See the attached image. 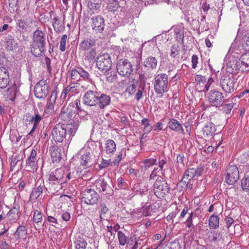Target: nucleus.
<instances>
[{
    "mask_svg": "<svg viewBox=\"0 0 249 249\" xmlns=\"http://www.w3.org/2000/svg\"><path fill=\"white\" fill-rule=\"evenodd\" d=\"M79 50L83 53L85 60L91 62L97 56L98 52L96 40L94 38H84L79 44Z\"/></svg>",
    "mask_w": 249,
    "mask_h": 249,
    "instance_id": "obj_1",
    "label": "nucleus"
},
{
    "mask_svg": "<svg viewBox=\"0 0 249 249\" xmlns=\"http://www.w3.org/2000/svg\"><path fill=\"white\" fill-rule=\"evenodd\" d=\"M31 52L36 57H39L46 51L45 34L44 32L36 30L33 33Z\"/></svg>",
    "mask_w": 249,
    "mask_h": 249,
    "instance_id": "obj_2",
    "label": "nucleus"
},
{
    "mask_svg": "<svg viewBox=\"0 0 249 249\" xmlns=\"http://www.w3.org/2000/svg\"><path fill=\"white\" fill-rule=\"evenodd\" d=\"M153 190L157 197L162 199L169 194L170 187L164 179L158 177L153 185Z\"/></svg>",
    "mask_w": 249,
    "mask_h": 249,
    "instance_id": "obj_3",
    "label": "nucleus"
},
{
    "mask_svg": "<svg viewBox=\"0 0 249 249\" xmlns=\"http://www.w3.org/2000/svg\"><path fill=\"white\" fill-rule=\"evenodd\" d=\"M229 65L232 68V71L237 72V71L242 72L249 71V51L243 53L238 61H230Z\"/></svg>",
    "mask_w": 249,
    "mask_h": 249,
    "instance_id": "obj_4",
    "label": "nucleus"
},
{
    "mask_svg": "<svg viewBox=\"0 0 249 249\" xmlns=\"http://www.w3.org/2000/svg\"><path fill=\"white\" fill-rule=\"evenodd\" d=\"M154 89L155 92L158 94L162 95L168 91V76L165 73H160L156 75L154 77Z\"/></svg>",
    "mask_w": 249,
    "mask_h": 249,
    "instance_id": "obj_5",
    "label": "nucleus"
},
{
    "mask_svg": "<svg viewBox=\"0 0 249 249\" xmlns=\"http://www.w3.org/2000/svg\"><path fill=\"white\" fill-rule=\"evenodd\" d=\"M204 167L200 166L196 168H189L184 172L183 178L180 183H183V185L187 186L188 183L195 177H199L203 173Z\"/></svg>",
    "mask_w": 249,
    "mask_h": 249,
    "instance_id": "obj_6",
    "label": "nucleus"
},
{
    "mask_svg": "<svg viewBox=\"0 0 249 249\" xmlns=\"http://www.w3.org/2000/svg\"><path fill=\"white\" fill-rule=\"evenodd\" d=\"M118 73L123 76H129L133 72L132 65L127 59L119 60L116 65Z\"/></svg>",
    "mask_w": 249,
    "mask_h": 249,
    "instance_id": "obj_7",
    "label": "nucleus"
},
{
    "mask_svg": "<svg viewBox=\"0 0 249 249\" xmlns=\"http://www.w3.org/2000/svg\"><path fill=\"white\" fill-rule=\"evenodd\" d=\"M49 86L47 80L39 81L34 88V93L36 98L44 99L49 92Z\"/></svg>",
    "mask_w": 249,
    "mask_h": 249,
    "instance_id": "obj_8",
    "label": "nucleus"
},
{
    "mask_svg": "<svg viewBox=\"0 0 249 249\" xmlns=\"http://www.w3.org/2000/svg\"><path fill=\"white\" fill-rule=\"evenodd\" d=\"M96 65L99 70L107 72L111 69L112 62L109 54L104 53L97 57Z\"/></svg>",
    "mask_w": 249,
    "mask_h": 249,
    "instance_id": "obj_9",
    "label": "nucleus"
},
{
    "mask_svg": "<svg viewBox=\"0 0 249 249\" xmlns=\"http://www.w3.org/2000/svg\"><path fill=\"white\" fill-rule=\"evenodd\" d=\"M99 198V195L93 189H86L82 193V200L86 204L93 205L96 204Z\"/></svg>",
    "mask_w": 249,
    "mask_h": 249,
    "instance_id": "obj_10",
    "label": "nucleus"
},
{
    "mask_svg": "<svg viewBox=\"0 0 249 249\" xmlns=\"http://www.w3.org/2000/svg\"><path fill=\"white\" fill-rule=\"evenodd\" d=\"M220 84L223 90L225 93H231L235 90V79L232 76H222L220 81Z\"/></svg>",
    "mask_w": 249,
    "mask_h": 249,
    "instance_id": "obj_11",
    "label": "nucleus"
},
{
    "mask_svg": "<svg viewBox=\"0 0 249 249\" xmlns=\"http://www.w3.org/2000/svg\"><path fill=\"white\" fill-rule=\"evenodd\" d=\"M112 181L111 178L107 177V179L102 178L96 181V187L100 192L105 195H112L113 194V190L111 187Z\"/></svg>",
    "mask_w": 249,
    "mask_h": 249,
    "instance_id": "obj_12",
    "label": "nucleus"
},
{
    "mask_svg": "<svg viewBox=\"0 0 249 249\" xmlns=\"http://www.w3.org/2000/svg\"><path fill=\"white\" fill-rule=\"evenodd\" d=\"M239 178V172L235 165H229L226 170L225 179L230 185L235 184Z\"/></svg>",
    "mask_w": 249,
    "mask_h": 249,
    "instance_id": "obj_13",
    "label": "nucleus"
},
{
    "mask_svg": "<svg viewBox=\"0 0 249 249\" xmlns=\"http://www.w3.org/2000/svg\"><path fill=\"white\" fill-rule=\"evenodd\" d=\"M64 171L61 168H57L53 171H51L49 175V184H62L67 181H63V178L64 177Z\"/></svg>",
    "mask_w": 249,
    "mask_h": 249,
    "instance_id": "obj_14",
    "label": "nucleus"
},
{
    "mask_svg": "<svg viewBox=\"0 0 249 249\" xmlns=\"http://www.w3.org/2000/svg\"><path fill=\"white\" fill-rule=\"evenodd\" d=\"M209 100L213 106L218 107H221L225 101L223 93L216 90L210 91Z\"/></svg>",
    "mask_w": 249,
    "mask_h": 249,
    "instance_id": "obj_15",
    "label": "nucleus"
},
{
    "mask_svg": "<svg viewBox=\"0 0 249 249\" xmlns=\"http://www.w3.org/2000/svg\"><path fill=\"white\" fill-rule=\"evenodd\" d=\"M98 93L91 90L87 91L83 97V103L89 106H97Z\"/></svg>",
    "mask_w": 249,
    "mask_h": 249,
    "instance_id": "obj_16",
    "label": "nucleus"
},
{
    "mask_svg": "<svg viewBox=\"0 0 249 249\" xmlns=\"http://www.w3.org/2000/svg\"><path fill=\"white\" fill-rule=\"evenodd\" d=\"M46 117L47 116L44 112L41 113H39L37 110H35L34 114H26L24 116V119H25L26 123L38 124L41 120L45 119Z\"/></svg>",
    "mask_w": 249,
    "mask_h": 249,
    "instance_id": "obj_17",
    "label": "nucleus"
},
{
    "mask_svg": "<svg viewBox=\"0 0 249 249\" xmlns=\"http://www.w3.org/2000/svg\"><path fill=\"white\" fill-rule=\"evenodd\" d=\"M66 134V128L63 125H55L52 132L53 140L55 142H61L63 141Z\"/></svg>",
    "mask_w": 249,
    "mask_h": 249,
    "instance_id": "obj_18",
    "label": "nucleus"
},
{
    "mask_svg": "<svg viewBox=\"0 0 249 249\" xmlns=\"http://www.w3.org/2000/svg\"><path fill=\"white\" fill-rule=\"evenodd\" d=\"M91 26L96 33H102L105 28V20L100 15L95 16L91 18Z\"/></svg>",
    "mask_w": 249,
    "mask_h": 249,
    "instance_id": "obj_19",
    "label": "nucleus"
},
{
    "mask_svg": "<svg viewBox=\"0 0 249 249\" xmlns=\"http://www.w3.org/2000/svg\"><path fill=\"white\" fill-rule=\"evenodd\" d=\"M37 148L32 149L26 161V165L33 170L37 169Z\"/></svg>",
    "mask_w": 249,
    "mask_h": 249,
    "instance_id": "obj_20",
    "label": "nucleus"
},
{
    "mask_svg": "<svg viewBox=\"0 0 249 249\" xmlns=\"http://www.w3.org/2000/svg\"><path fill=\"white\" fill-rule=\"evenodd\" d=\"M9 75L8 70L4 68H0V88L5 89L9 83Z\"/></svg>",
    "mask_w": 249,
    "mask_h": 249,
    "instance_id": "obj_21",
    "label": "nucleus"
},
{
    "mask_svg": "<svg viewBox=\"0 0 249 249\" xmlns=\"http://www.w3.org/2000/svg\"><path fill=\"white\" fill-rule=\"evenodd\" d=\"M111 102L109 95L99 92L97 106L100 109H103L109 105Z\"/></svg>",
    "mask_w": 249,
    "mask_h": 249,
    "instance_id": "obj_22",
    "label": "nucleus"
},
{
    "mask_svg": "<svg viewBox=\"0 0 249 249\" xmlns=\"http://www.w3.org/2000/svg\"><path fill=\"white\" fill-rule=\"evenodd\" d=\"M49 151L53 163L60 161L61 159V153L57 145H53L51 146L49 148Z\"/></svg>",
    "mask_w": 249,
    "mask_h": 249,
    "instance_id": "obj_23",
    "label": "nucleus"
},
{
    "mask_svg": "<svg viewBox=\"0 0 249 249\" xmlns=\"http://www.w3.org/2000/svg\"><path fill=\"white\" fill-rule=\"evenodd\" d=\"M52 25L56 33H61L65 30V26L61 21V17L55 15L53 19Z\"/></svg>",
    "mask_w": 249,
    "mask_h": 249,
    "instance_id": "obj_24",
    "label": "nucleus"
},
{
    "mask_svg": "<svg viewBox=\"0 0 249 249\" xmlns=\"http://www.w3.org/2000/svg\"><path fill=\"white\" fill-rule=\"evenodd\" d=\"M93 163V159L91 158V155L89 152H86L82 155L80 160L81 165L87 168L91 166Z\"/></svg>",
    "mask_w": 249,
    "mask_h": 249,
    "instance_id": "obj_25",
    "label": "nucleus"
},
{
    "mask_svg": "<svg viewBox=\"0 0 249 249\" xmlns=\"http://www.w3.org/2000/svg\"><path fill=\"white\" fill-rule=\"evenodd\" d=\"M45 185L44 183L37 185V183L36 184V186L33 189V190L30 196V199L31 200H36L42 194Z\"/></svg>",
    "mask_w": 249,
    "mask_h": 249,
    "instance_id": "obj_26",
    "label": "nucleus"
},
{
    "mask_svg": "<svg viewBox=\"0 0 249 249\" xmlns=\"http://www.w3.org/2000/svg\"><path fill=\"white\" fill-rule=\"evenodd\" d=\"M27 229L26 227L23 225H19L14 233V235L17 240L25 239L27 235Z\"/></svg>",
    "mask_w": 249,
    "mask_h": 249,
    "instance_id": "obj_27",
    "label": "nucleus"
},
{
    "mask_svg": "<svg viewBox=\"0 0 249 249\" xmlns=\"http://www.w3.org/2000/svg\"><path fill=\"white\" fill-rule=\"evenodd\" d=\"M72 117V112L68 107H63L59 118L64 123H68L70 122Z\"/></svg>",
    "mask_w": 249,
    "mask_h": 249,
    "instance_id": "obj_28",
    "label": "nucleus"
},
{
    "mask_svg": "<svg viewBox=\"0 0 249 249\" xmlns=\"http://www.w3.org/2000/svg\"><path fill=\"white\" fill-rule=\"evenodd\" d=\"M158 60L153 56L147 57L143 62V66L147 70H153L156 68L157 66Z\"/></svg>",
    "mask_w": 249,
    "mask_h": 249,
    "instance_id": "obj_29",
    "label": "nucleus"
},
{
    "mask_svg": "<svg viewBox=\"0 0 249 249\" xmlns=\"http://www.w3.org/2000/svg\"><path fill=\"white\" fill-rule=\"evenodd\" d=\"M18 48V43L13 36H10L6 41V49L7 51H14Z\"/></svg>",
    "mask_w": 249,
    "mask_h": 249,
    "instance_id": "obj_30",
    "label": "nucleus"
},
{
    "mask_svg": "<svg viewBox=\"0 0 249 249\" xmlns=\"http://www.w3.org/2000/svg\"><path fill=\"white\" fill-rule=\"evenodd\" d=\"M74 247L76 249H86L87 242L82 237L78 236L74 241Z\"/></svg>",
    "mask_w": 249,
    "mask_h": 249,
    "instance_id": "obj_31",
    "label": "nucleus"
},
{
    "mask_svg": "<svg viewBox=\"0 0 249 249\" xmlns=\"http://www.w3.org/2000/svg\"><path fill=\"white\" fill-rule=\"evenodd\" d=\"M101 3L96 2L95 0H89L88 1V7L93 13H98L101 7Z\"/></svg>",
    "mask_w": 249,
    "mask_h": 249,
    "instance_id": "obj_32",
    "label": "nucleus"
},
{
    "mask_svg": "<svg viewBox=\"0 0 249 249\" xmlns=\"http://www.w3.org/2000/svg\"><path fill=\"white\" fill-rule=\"evenodd\" d=\"M105 151L107 154H112L116 150V145L112 140H108L105 143Z\"/></svg>",
    "mask_w": 249,
    "mask_h": 249,
    "instance_id": "obj_33",
    "label": "nucleus"
},
{
    "mask_svg": "<svg viewBox=\"0 0 249 249\" xmlns=\"http://www.w3.org/2000/svg\"><path fill=\"white\" fill-rule=\"evenodd\" d=\"M207 235L208 240L211 242H215L222 239L221 233L217 231L208 232Z\"/></svg>",
    "mask_w": 249,
    "mask_h": 249,
    "instance_id": "obj_34",
    "label": "nucleus"
},
{
    "mask_svg": "<svg viewBox=\"0 0 249 249\" xmlns=\"http://www.w3.org/2000/svg\"><path fill=\"white\" fill-rule=\"evenodd\" d=\"M28 24L24 19H18L16 23V28L20 33H24L27 31Z\"/></svg>",
    "mask_w": 249,
    "mask_h": 249,
    "instance_id": "obj_35",
    "label": "nucleus"
},
{
    "mask_svg": "<svg viewBox=\"0 0 249 249\" xmlns=\"http://www.w3.org/2000/svg\"><path fill=\"white\" fill-rule=\"evenodd\" d=\"M219 217L218 215L212 214L209 219V225L210 228L215 229L218 227Z\"/></svg>",
    "mask_w": 249,
    "mask_h": 249,
    "instance_id": "obj_36",
    "label": "nucleus"
},
{
    "mask_svg": "<svg viewBox=\"0 0 249 249\" xmlns=\"http://www.w3.org/2000/svg\"><path fill=\"white\" fill-rule=\"evenodd\" d=\"M142 209V215L145 217L149 216L151 215L153 212H155V206L150 204L148 206L143 207Z\"/></svg>",
    "mask_w": 249,
    "mask_h": 249,
    "instance_id": "obj_37",
    "label": "nucleus"
},
{
    "mask_svg": "<svg viewBox=\"0 0 249 249\" xmlns=\"http://www.w3.org/2000/svg\"><path fill=\"white\" fill-rule=\"evenodd\" d=\"M78 86L77 84L73 83L68 86L65 89V92L68 93V96L70 97L75 93L78 92L77 88Z\"/></svg>",
    "mask_w": 249,
    "mask_h": 249,
    "instance_id": "obj_38",
    "label": "nucleus"
},
{
    "mask_svg": "<svg viewBox=\"0 0 249 249\" xmlns=\"http://www.w3.org/2000/svg\"><path fill=\"white\" fill-rule=\"evenodd\" d=\"M215 126V125H204L202 129L204 135L209 136L214 134L216 131Z\"/></svg>",
    "mask_w": 249,
    "mask_h": 249,
    "instance_id": "obj_39",
    "label": "nucleus"
},
{
    "mask_svg": "<svg viewBox=\"0 0 249 249\" xmlns=\"http://www.w3.org/2000/svg\"><path fill=\"white\" fill-rule=\"evenodd\" d=\"M118 238L119 241V244L121 246H124L126 244L128 241V238L122 231H118Z\"/></svg>",
    "mask_w": 249,
    "mask_h": 249,
    "instance_id": "obj_40",
    "label": "nucleus"
},
{
    "mask_svg": "<svg viewBox=\"0 0 249 249\" xmlns=\"http://www.w3.org/2000/svg\"><path fill=\"white\" fill-rule=\"evenodd\" d=\"M79 71L80 78L92 83V80L90 78L89 73L82 68H78Z\"/></svg>",
    "mask_w": 249,
    "mask_h": 249,
    "instance_id": "obj_41",
    "label": "nucleus"
},
{
    "mask_svg": "<svg viewBox=\"0 0 249 249\" xmlns=\"http://www.w3.org/2000/svg\"><path fill=\"white\" fill-rule=\"evenodd\" d=\"M119 7L118 0H109L107 8L109 11L115 12Z\"/></svg>",
    "mask_w": 249,
    "mask_h": 249,
    "instance_id": "obj_42",
    "label": "nucleus"
},
{
    "mask_svg": "<svg viewBox=\"0 0 249 249\" xmlns=\"http://www.w3.org/2000/svg\"><path fill=\"white\" fill-rule=\"evenodd\" d=\"M19 213V206H15L12 209H11L10 211L7 213V215L12 216V215H14L13 218H11L12 220H17L18 218V213Z\"/></svg>",
    "mask_w": 249,
    "mask_h": 249,
    "instance_id": "obj_43",
    "label": "nucleus"
},
{
    "mask_svg": "<svg viewBox=\"0 0 249 249\" xmlns=\"http://www.w3.org/2000/svg\"><path fill=\"white\" fill-rule=\"evenodd\" d=\"M156 159L153 158H149L144 160L143 163L145 169L146 170L150 168L151 166L156 164Z\"/></svg>",
    "mask_w": 249,
    "mask_h": 249,
    "instance_id": "obj_44",
    "label": "nucleus"
},
{
    "mask_svg": "<svg viewBox=\"0 0 249 249\" xmlns=\"http://www.w3.org/2000/svg\"><path fill=\"white\" fill-rule=\"evenodd\" d=\"M71 77L73 82H78L80 81V75L78 68L76 69H73L71 72Z\"/></svg>",
    "mask_w": 249,
    "mask_h": 249,
    "instance_id": "obj_45",
    "label": "nucleus"
},
{
    "mask_svg": "<svg viewBox=\"0 0 249 249\" xmlns=\"http://www.w3.org/2000/svg\"><path fill=\"white\" fill-rule=\"evenodd\" d=\"M115 233L111 232H105L104 234V238L107 244L112 242V240L114 238Z\"/></svg>",
    "mask_w": 249,
    "mask_h": 249,
    "instance_id": "obj_46",
    "label": "nucleus"
},
{
    "mask_svg": "<svg viewBox=\"0 0 249 249\" xmlns=\"http://www.w3.org/2000/svg\"><path fill=\"white\" fill-rule=\"evenodd\" d=\"M106 77L107 80L109 83L114 82L117 78V75L114 72L107 71L106 72Z\"/></svg>",
    "mask_w": 249,
    "mask_h": 249,
    "instance_id": "obj_47",
    "label": "nucleus"
},
{
    "mask_svg": "<svg viewBox=\"0 0 249 249\" xmlns=\"http://www.w3.org/2000/svg\"><path fill=\"white\" fill-rule=\"evenodd\" d=\"M179 53V46L178 44H173L171 48L170 55L172 57L175 58Z\"/></svg>",
    "mask_w": 249,
    "mask_h": 249,
    "instance_id": "obj_48",
    "label": "nucleus"
},
{
    "mask_svg": "<svg viewBox=\"0 0 249 249\" xmlns=\"http://www.w3.org/2000/svg\"><path fill=\"white\" fill-rule=\"evenodd\" d=\"M241 187L243 190H249V177L245 176L241 181Z\"/></svg>",
    "mask_w": 249,
    "mask_h": 249,
    "instance_id": "obj_49",
    "label": "nucleus"
},
{
    "mask_svg": "<svg viewBox=\"0 0 249 249\" xmlns=\"http://www.w3.org/2000/svg\"><path fill=\"white\" fill-rule=\"evenodd\" d=\"M164 249H181V246L178 240L170 242L169 245Z\"/></svg>",
    "mask_w": 249,
    "mask_h": 249,
    "instance_id": "obj_50",
    "label": "nucleus"
},
{
    "mask_svg": "<svg viewBox=\"0 0 249 249\" xmlns=\"http://www.w3.org/2000/svg\"><path fill=\"white\" fill-rule=\"evenodd\" d=\"M42 216L41 213L38 210H35L34 211L33 214V220L35 222L38 223L41 221Z\"/></svg>",
    "mask_w": 249,
    "mask_h": 249,
    "instance_id": "obj_51",
    "label": "nucleus"
},
{
    "mask_svg": "<svg viewBox=\"0 0 249 249\" xmlns=\"http://www.w3.org/2000/svg\"><path fill=\"white\" fill-rule=\"evenodd\" d=\"M8 92L9 93V95H8V98H9V100L12 102L14 101L16 98V91L15 89V87L13 88H8Z\"/></svg>",
    "mask_w": 249,
    "mask_h": 249,
    "instance_id": "obj_52",
    "label": "nucleus"
},
{
    "mask_svg": "<svg viewBox=\"0 0 249 249\" xmlns=\"http://www.w3.org/2000/svg\"><path fill=\"white\" fill-rule=\"evenodd\" d=\"M175 34L176 39L178 41H183L184 38L183 31L180 28H177L175 29Z\"/></svg>",
    "mask_w": 249,
    "mask_h": 249,
    "instance_id": "obj_53",
    "label": "nucleus"
},
{
    "mask_svg": "<svg viewBox=\"0 0 249 249\" xmlns=\"http://www.w3.org/2000/svg\"><path fill=\"white\" fill-rule=\"evenodd\" d=\"M67 39V36L64 35L62 36L60 43V49L62 52H64L66 50V43Z\"/></svg>",
    "mask_w": 249,
    "mask_h": 249,
    "instance_id": "obj_54",
    "label": "nucleus"
},
{
    "mask_svg": "<svg viewBox=\"0 0 249 249\" xmlns=\"http://www.w3.org/2000/svg\"><path fill=\"white\" fill-rule=\"evenodd\" d=\"M100 207L101 208L100 218V220L102 221L103 219L102 215L105 214L108 211V209L105 204L104 203L100 204Z\"/></svg>",
    "mask_w": 249,
    "mask_h": 249,
    "instance_id": "obj_55",
    "label": "nucleus"
},
{
    "mask_svg": "<svg viewBox=\"0 0 249 249\" xmlns=\"http://www.w3.org/2000/svg\"><path fill=\"white\" fill-rule=\"evenodd\" d=\"M9 7L11 9H9V10L11 13L14 12L15 11V8L17 6L18 2V0H8Z\"/></svg>",
    "mask_w": 249,
    "mask_h": 249,
    "instance_id": "obj_56",
    "label": "nucleus"
},
{
    "mask_svg": "<svg viewBox=\"0 0 249 249\" xmlns=\"http://www.w3.org/2000/svg\"><path fill=\"white\" fill-rule=\"evenodd\" d=\"M136 88L137 86L135 84H132L126 88L125 91L130 95H133L136 90Z\"/></svg>",
    "mask_w": 249,
    "mask_h": 249,
    "instance_id": "obj_57",
    "label": "nucleus"
},
{
    "mask_svg": "<svg viewBox=\"0 0 249 249\" xmlns=\"http://www.w3.org/2000/svg\"><path fill=\"white\" fill-rule=\"evenodd\" d=\"M214 82L213 79L212 78H210L206 84H205L204 86V88L201 89V91L206 92L207 91L211 86V85Z\"/></svg>",
    "mask_w": 249,
    "mask_h": 249,
    "instance_id": "obj_58",
    "label": "nucleus"
},
{
    "mask_svg": "<svg viewBox=\"0 0 249 249\" xmlns=\"http://www.w3.org/2000/svg\"><path fill=\"white\" fill-rule=\"evenodd\" d=\"M194 215V213L191 212L189 213V217L187 218L186 220V227L188 228H191L193 225V216Z\"/></svg>",
    "mask_w": 249,
    "mask_h": 249,
    "instance_id": "obj_59",
    "label": "nucleus"
},
{
    "mask_svg": "<svg viewBox=\"0 0 249 249\" xmlns=\"http://www.w3.org/2000/svg\"><path fill=\"white\" fill-rule=\"evenodd\" d=\"M110 163V160H106L102 159L101 163L99 165V167L100 169L107 167Z\"/></svg>",
    "mask_w": 249,
    "mask_h": 249,
    "instance_id": "obj_60",
    "label": "nucleus"
},
{
    "mask_svg": "<svg viewBox=\"0 0 249 249\" xmlns=\"http://www.w3.org/2000/svg\"><path fill=\"white\" fill-rule=\"evenodd\" d=\"M47 220L50 222L51 225L55 228H56V224H58L57 219L53 216H48Z\"/></svg>",
    "mask_w": 249,
    "mask_h": 249,
    "instance_id": "obj_61",
    "label": "nucleus"
},
{
    "mask_svg": "<svg viewBox=\"0 0 249 249\" xmlns=\"http://www.w3.org/2000/svg\"><path fill=\"white\" fill-rule=\"evenodd\" d=\"M243 40L244 42L243 46L247 49H249V33L246 34V35L243 37Z\"/></svg>",
    "mask_w": 249,
    "mask_h": 249,
    "instance_id": "obj_62",
    "label": "nucleus"
},
{
    "mask_svg": "<svg viewBox=\"0 0 249 249\" xmlns=\"http://www.w3.org/2000/svg\"><path fill=\"white\" fill-rule=\"evenodd\" d=\"M198 56L196 54H193L192 56V68L193 69H195L197 66V64L198 63Z\"/></svg>",
    "mask_w": 249,
    "mask_h": 249,
    "instance_id": "obj_63",
    "label": "nucleus"
},
{
    "mask_svg": "<svg viewBox=\"0 0 249 249\" xmlns=\"http://www.w3.org/2000/svg\"><path fill=\"white\" fill-rule=\"evenodd\" d=\"M45 62L47 66V69L48 72H51V71H52V67L51 66V59L48 57H45Z\"/></svg>",
    "mask_w": 249,
    "mask_h": 249,
    "instance_id": "obj_64",
    "label": "nucleus"
}]
</instances>
